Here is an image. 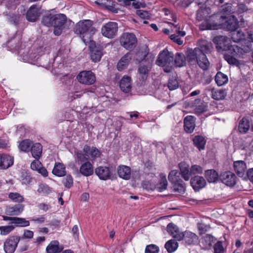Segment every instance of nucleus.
<instances>
[{
    "mask_svg": "<svg viewBox=\"0 0 253 253\" xmlns=\"http://www.w3.org/2000/svg\"><path fill=\"white\" fill-rule=\"evenodd\" d=\"M198 47L187 51V59L189 62H197V63H209L206 55L211 52L213 49L211 42L205 40H200L198 42Z\"/></svg>",
    "mask_w": 253,
    "mask_h": 253,
    "instance_id": "nucleus-1",
    "label": "nucleus"
},
{
    "mask_svg": "<svg viewBox=\"0 0 253 253\" xmlns=\"http://www.w3.org/2000/svg\"><path fill=\"white\" fill-rule=\"evenodd\" d=\"M241 47L237 45H228L224 43L217 46L218 48L219 47L223 50L226 52L224 54V58L228 62V63H240L239 61L237 59V57L240 56L239 52L247 53L251 50L252 44L249 41H244L243 42Z\"/></svg>",
    "mask_w": 253,
    "mask_h": 253,
    "instance_id": "nucleus-2",
    "label": "nucleus"
},
{
    "mask_svg": "<svg viewBox=\"0 0 253 253\" xmlns=\"http://www.w3.org/2000/svg\"><path fill=\"white\" fill-rule=\"evenodd\" d=\"M95 29L93 27V21L90 20H81L78 22L74 28V32L80 35L83 41L87 43L90 41V39L94 33Z\"/></svg>",
    "mask_w": 253,
    "mask_h": 253,
    "instance_id": "nucleus-3",
    "label": "nucleus"
},
{
    "mask_svg": "<svg viewBox=\"0 0 253 253\" xmlns=\"http://www.w3.org/2000/svg\"><path fill=\"white\" fill-rule=\"evenodd\" d=\"M180 173L176 170H172L169 173L168 178L173 183L174 191L183 193L185 191V184L179 177Z\"/></svg>",
    "mask_w": 253,
    "mask_h": 253,
    "instance_id": "nucleus-4",
    "label": "nucleus"
},
{
    "mask_svg": "<svg viewBox=\"0 0 253 253\" xmlns=\"http://www.w3.org/2000/svg\"><path fill=\"white\" fill-rule=\"evenodd\" d=\"M121 45L127 50H132L136 46L137 40L135 35L132 33H124L120 37Z\"/></svg>",
    "mask_w": 253,
    "mask_h": 253,
    "instance_id": "nucleus-5",
    "label": "nucleus"
},
{
    "mask_svg": "<svg viewBox=\"0 0 253 253\" xmlns=\"http://www.w3.org/2000/svg\"><path fill=\"white\" fill-rule=\"evenodd\" d=\"M54 27L53 33L56 36H59L61 34L64 27V24L66 21V16L63 14H57L54 15L52 19Z\"/></svg>",
    "mask_w": 253,
    "mask_h": 253,
    "instance_id": "nucleus-6",
    "label": "nucleus"
},
{
    "mask_svg": "<svg viewBox=\"0 0 253 253\" xmlns=\"http://www.w3.org/2000/svg\"><path fill=\"white\" fill-rule=\"evenodd\" d=\"M225 19L226 16L219 13L210 15L207 23V28L217 29L219 26L222 25Z\"/></svg>",
    "mask_w": 253,
    "mask_h": 253,
    "instance_id": "nucleus-7",
    "label": "nucleus"
},
{
    "mask_svg": "<svg viewBox=\"0 0 253 253\" xmlns=\"http://www.w3.org/2000/svg\"><path fill=\"white\" fill-rule=\"evenodd\" d=\"M21 240L18 236H11L3 243V250L5 253H14Z\"/></svg>",
    "mask_w": 253,
    "mask_h": 253,
    "instance_id": "nucleus-8",
    "label": "nucleus"
},
{
    "mask_svg": "<svg viewBox=\"0 0 253 253\" xmlns=\"http://www.w3.org/2000/svg\"><path fill=\"white\" fill-rule=\"evenodd\" d=\"M118 29V24L114 22H109L101 28V33L108 38H114L117 35Z\"/></svg>",
    "mask_w": 253,
    "mask_h": 253,
    "instance_id": "nucleus-9",
    "label": "nucleus"
},
{
    "mask_svg": "<svg viewBox=\"0 0 253 253\" xmlns=\"http://www.w3.org/2000/svg\"><path fill=\"white\" fill-rule=\"evenodd\" d=\"M77 79L81 84L85 85L92 84L96 81L95 76L91 71L81 72L77 76Z\"/></svg>",
    "mask_w": 253,
    "mask_h": 253,
    "instance_id": "nucleus-10",
    "label": "nucleus"
},
{
    "mask_svg": "<svg viewBox=\"0 0 253 253\" xmlns=\"http://www.w3.org/2000/svg\"><path fill=\"white\" fill-rule=\"evenodd\" d=\"M219 178L223 183L229 187H233L236 183V176L233 172L230 171L221 173Z\"/></svg>",
    "mask_w": 253,
    "mask_h": 253,
    "instance_id": "nucleus-11",
    "label": "nucleus"
},
{
    "mask_svg": "<svg viewBox=\"0 0 253 253\" xmlns=\"http://www.w3.org/2000/svg\"><path fill=\"white\" fill-rule=\"evenodd\" d=\"M177 237L178 241L184 240L185 243L188 245L195 244L197 242L198 239V236L195 233L190 231L182 232Z\"/></svg>",
    "mask_w": 253,
    "mask_h": 253,
    "instance_id": "nucleus-12",
    "label": "nucleus"
},
{
    "mask_svg": "<svg viewBox=\"0 0 253 253\" xmlns=\"http://www.w3.org/2000/svg\"><path fill=\"white\" fill-rule=\"evenodd\" d=\"M95 173L102 180H106L111 178L112 171L107 167L100 166L95 169Z\"/></svg>",
    "mask_w": 253,
    "mask_h": 253,
    "instance_id": "nucleus-13",
    "label": "nucleus"
},
{
    "mask_svg": "<svg viewBox=\"0 0 253 253\" xmlns=\"http://www.w3.org/2000/svg\"><path fill=\"white\" fill-rule=\"evenodd\" d=\"M173 53L165 48L159 54L157 62L159 63H170L173 62Z\"/></svg>",
    "mask_w": 253,
    "mask_h": 253,
    "instance_id": "nucleus-14",
    "label": "nucleus"
},
{
    "mask_svg": "<svg viewBox=\"0 0 253 253\" xmlns=\"http://www.w3.org/2000/svg\"><path fill=\"white\" fill-rule=\"evenodd\" d=\"M206 90L211 92V96L214 100H223L227 96V90L226 89H217L214 87L209 86L206 88Z\"/></svg>",
    "mask_w": 253,
    "mask_h": 253,
    "instance_id": "nucleus-15",
    "label": "nucleus"
},
{
    "mask_svg": "<svg viewBox=\"0 0 253 253\" xmlns=\"http://www.w3.org/2000/svg\"><path fill=\"white\" fill-rule=\"evenodd\" d=\"M41 7L36 4L32 5L26 13V18L30 22H35L40 16Z\"/></svg>",
    "mask_w": 253,
    "mask_h": 253,
    "instance_id": "nucleus-16",
    "label": "nucleus"
},
{
    "mask_svg": "<svg viewBox=\"0 0 253 253\" xmlns=\"http://www.w3.org/2000/svg\"><path fill=\"white\" fill-rule=\"evenodd\" d=\"M233 168L236 174L240 177H243L246 173L247 174V167L244 161H235L233 163Z\"/></svg>",
    "mask_w": 253,
    "mask_h": 253,
    "instance_id": "nucleus-17",
    "label": "nucleus"
},
{
    "mask_svg": "<svg viewBox=\"0 0 253 253\" xmlns=\"http://www.w3.org/2000/svg\"><path fill=\"white\" fill-rule=\"evenodd\" d=\"M83 152L88 158L94 160L97 158L100 157L101 152L97 148L95 147H90L87 145L84 146L83 148Z\"/></svg>",
    "mask_w": 253,
    "mask_h": 253,
    "instance_id": "nucleus-18",
    "label": "nucleus"
},
{
    "mask_svg": "<svg viewBox=\"0 0 253 253\" xmlns=\"http://www.w3.org/2000/svg\"><path fill=\"white\" fill-rule=\"evenodd\" d=\"M196 118L193 116H187L184 119V129L186 132L191 133L193 132L195 126Z\"/></svg>",
    "mask_w": 253,
    "mask_h": 253,
    "instance_id": "nucleus-19",
    "label": "nucleus"
},
{
    "mask_svg": "<svg viewBox=\"0 0 253 253\" xmlns=\"http://www.w3.org/2000/svg\"><path fill=\"white\" fill-rule=\"evenodd\" d=\"M192 106L194 107V113L200 115L208 110V106L201 99H196L192 103Z\"/></svg>",
    "mask_w": 253,
    "mask_h": 253,
    "instance_id": "nucleus-20",
    "label": "nucleus"
},
{
    "mask_svg": "<svg viewBox=\"0 0 253 253\" xmlns=\"http://www.w3.org/2000/svg\"><path fill=\"white\" fill-rule=\"evenodd\" d=\"M190 184L194 190L198 191L205 186L206 181L202 176H195L191 178Z\"/></svg>",
    "mask_w": 253,
    "mask_h": 253,
    "instance_id": "nucleus-21",
    "label": "nucleus"
},
{
    "mask_svg": "<svg viewBox=\"0 0 253 253\" xmlns=\"http://www.w3.org/2000/svg\"><path fill=\"white\" fill-rule=\"evenodd\" d=\"M224 28L228 31H234L238 28V21L237 19L234 16L226 17L222 24Z\"/></svg>",
    "mask_w": 253,
    "mask_h": 253,
    "instance_id": "nucleus-22",
    "label": "nucleus"
},
{
    "mask_svg": "<svg viewBox=\"0 0 253 253\" xmlns=\"http://www.w3.org/2000/svg\"><path fill=\"white\" fill-rule=\"evenodd\" d=\"M136 60L139 62L144 61L152 62L154 59V56L152 54H149L147 47H146L144 50L139 51L136 54Z\"/></svg>",
    "mask_w": 253,
    "mask_h": 253,
    "instance_id": "nucleus-23",
    "label": "nucleus"
},
{
    "mask_svg": "<svg viewBox=\"0 0 253 253\" xmlns=\"http://www.w3.org/2000/svg\"><path fill=\"white\" fill-rule=\"evenodd\" d=\"M178 166L180 169V174L181 177L185 181H188L192 175L191 169H189V165L186 163L182 162L179 164Z\"/></svg>",
    "mask_w": 253,
    "mask_h": 253,
    "instance_id": "nucleus-24",
    "label": "nucleus"
},
{
    "mask_svg": "<svg viewBox=\"0 0 253 253\" xmlns=\"http://www.w3.org/2000/svg\"><path fill=\"white\" fill-rule=\"evenodd\" d=\"M216 239L210 234H207L202 238L201 240V246L205 250L211 249L212 243H214Z\"/></svg>",
    "mask_w": 253,
    "mask_h": 253,
    "instance_id": "nucleus-25",
    "label": "nucleus"
},
{
    "mask_svg": "<svg viewBox=\"0 0 253 253\" xmlns=\"http://www.w3.org/2000/svg\"><path fill=\"white\" fill-rule=\"evenodd\" d=\"M64 248L62 245L59 246V243L57 240H53L46 248V253H59L61 252Z\"/></svg>",
    "mask_w": 253,
    "mask_h": 253,
    "instance_id": "nucleus-26",
    "label": "nucleus"
},
{
    "mask_svg": "<svg viewBox=\"0 0 253 253\" xmlns=\"http://www.w3.org/2000/svg\"><path fill=\"white\" fill-rule=\"evenodd\" d=\"M121 89L124 92H129L131 89V78L128 76H124L120 82Z\"/></svg>",
    "mask_w": 253,
    "mask_h": 253,
    "instance_id": "nucleus-27",
    "label": "nucleus"
},
{
    "mask_svg": "<svg viewBox=\"0 0 253 253\" xmlns=\"http://www.w3.org/2000/svg\"><path fill=\"white\" fill-rule=\"evenodd\" d=\"M0 163V169H6L11 167L14 163V158L11 156L2 154Z\"/></svg>",
    "mask_w": 253,
    "mask_h": 253,
    "instance_id": "nucleus-28",
    "label": "nucleus"
},
{
    "mask_svg": "<svg viewBox=\"0 0 253 253\" xmlns=\"http://www.w3.org/2000/svg\"><path fill=\"white\" fill-rule=\"evenodd\" d=\"M93 167L92 165L88 161L82 164L80 168V173L85 176H88L93 173Z\"/></svg>",
    "mask_w": 253,
    "mask_h": 253,
    "instance_id": "nucleus-29",
    "label": "nucleus"
},
{
    "mask_svg": "<svg viewBox=\"0 0 253 253\" xmlns=\"http://www.w3.org/2000/svg\"><path fill=\"white\" fill-rule=\"evenodd\" d=\"M211 13V10L209 7L200 9L197 12V19L199 21L204 20L207 23L210 17L209 15Z\"/></svg>",
    "mask_w": 253,
    "mask_h": 253,
    "instance_id": "nucleus-30",
    "label": "nucleus"
},
{
    "mask_svg": "<svg viewBox=\"0 0 253 253\" xmlns=\"http://www.w3.org/2000/svg\"><path fill=\"white\" fill-rule=\"evenodd\" d=\"M192 141L194 146L196 147L199 151L205 149L206 140L203 136L200 135L195 136L192 139Z\"/></svg>",
    "mask_w": 253,
    "mask_h": 253,
    "instance_id": "nucleus-31",
    "label": "nucleus"
},
{
    "mask_svg": "<svg viewBox=\"0 0 253 253\" xmlns=\"http://www.w3.org/2000/svg\"><path fill=\"white\" fill-rule=\"evenodd\" d=\"M118 173L120 177L126 180L129 179L131 174L130 168L124 165L119 166L118 168Z\"/></svg>",
    "mask_w": 253,
    "mask_h": 253,
    "instance_id": "nucleus-32",
    "label": "nucleus"
},
{
    "mask_svg": "<svg viewBox=\"0 0 253 253\" xmlns=\"http://www.w3.org/2000/svg\"><path fill=\"white\" fill-rule=\"evenodd\" d=\"M24 209V205L17 204L8 208L6 209V213L10 215H18L22 213Z\"/></svg>",
    "mask_w": 253,
    "mask_h": 253,
    "instance_id": "nucleus-33",
    "label": "nucleus"
},
{
    "mask_svg": "<svg viewBox=\"0 0 253 253\" xmlns=\"http://www.w3.org/2000/svg\"><path fill=\"white\" fill-rule=\"evenodd\" d=\"M52 173L56 176L61 177L65 175L66 171L65 166L60 163H55Z\"/></svg>",
    "mask_w": 253,
    "mask_h": 253,
    "instance_id": "nucleus-34",
    "label": "nucleus"
},
{
    "mask_svg": "<svg viewBox=\"0 0 253 253\" xmlns=\"http://www.w3.org/2000/svg\"><path fill=\"white\" fill-rule=\"evenodd\" d=\"M42 146L40 143L34 144L31 148L32 156L36 159H39L42 155Z\"/></svg>",
    "mask_w": 253,
    "mask_h": 253,
    "instance_id": "nucleus-35",
    "label": "nucleus"
},
{
    "mask_svg": "<svg viewBox=\"0 0 253 253\" xmlns=\"http://www.w3.org/2000/svg\"><path fill=\"white\" fill-rule=\"evenodd\" d=\"M205 176L210 183L215 182L219 176L217 172L214 169H208L205 171Z\"/></svg>",
    "mask_w": 253,
    "mask_h": 253,
    "instance_id": "nucleus-36",
    "label": "nucleus"
},
{
    "mask_svg": "<svg viewBox=\"0 0 253 253\" xmlns=\"http://www.w3.org/2000/svg\"><path fill=\"white\" fill-rule=\"evenodd\" d=\"M214 80L217 85L219 86L226 84L228 82L227 76L221 72L216 73Z\"/></svg>",
    "mask_w": 253,
    "mask_h": 253,
    "instance_id": "nucleus-37",
    "label": "nucleus"
},
{
    "mask_svg": "<svg viewBox=\"0 0 253 253\" xmlns=\"http://www.w3.org/2000/svg\"><path fill=\"white\" fill-rule=\"evenodd\" d=\"M167 231L174 238L177 240V236L182 233L178 227L172 223H170L167 225Z\"/></svg>",
    "mask_w": 253,
    "mask_h": 253,
    "instance_id": "nucleus-38",
    "label": "nucleus"
},
{
    "mask_svg": "<svg viewBox=\"0 0 253 253\" xmlns=\"http://www.w3.org/2000/svg\"><path fill=\"white\" fill-rule=\"evenodd\" d=\"M250 127V120L248 118L244 117L240 121L239 125V131L241 133H246Z\"/></svg>",
    "mask_w": 253,
    "mask_h": 253,
    "instance_id": "nucleus-39",
    "label": "nucleus"
},
{
    "mask_svg": "<svg viewBox=\"0 0 253 253\" xmlns=\"http://www.w3.org/2000/svg\"><path fill=\"white\" fill-rule=\"evenodd\" d=\"M178 247V243L174 240H170L166 242L165 247L169 253L175 251Z\"/></svg>",
    "mask_w": 253,
    "mask_h": 253,
    "instance_id": "nucleus-40",
    "label": "nucleus"
},
{
    "mask_svg": "<svg viewBox=\"0 0 253 253\" xmlns=\"http://www.w3.org/2000/svg\"><path fill=\"white\" fill-rule=\"evenodd\" d=\"M53 18L54 15H52L51 13L47 12L42 16L41 22L43 25L47 27L52 26V19H53Z\"/></svg>",
    "mask_w": 253,
    "mask_h": 253,
    "instance_id": "nucleus-41",
    "label": "nucleus"
},
{
    "mask_svg": "<svg viewBox=\"0 0 253 253\" xmlns=\"http://www.w3.org/2000/svg\"><path fill=\"white\" fill-rule=\"evenodd\" d=\"M150 69V66L144 64L139 68L138 73L143 81H145L147 79L148 74Z\"/></svg>",
    "mask_w": 253,
    "mask_h": 253,
    "instance_id": "nucleus-42",
    "label": "nucleus"
},
{
    "mask_svg": "<svg viewBox=\"0 0 253 253\" xmlns=\"http://www.w3.org/2000/svg\"><path fill=\"white\" fill-rule=\"evenodd\" d=\"M11 219L12 220V223L16 226L27 227L30 225L29 221L26 220L23 218L14 217Z\"/></svg>",
    "mask_w": 253,
    "mask_h": 253,
    "instance_id": "nucleus-43",
    "label": "nucleus"
},
{
    "mask_svg": "<svg viewBox=\"0 0 253 253\" xmlns=\"http://www.w3.org/2000/svg\"><path fill=\"white\" fill-rule=\"evenodd\" d=\"M8 197L12 201L15 203H22L24 201L23 196L17 192H10L8 195Z\"/></svg>",
    "mask_w": 253,
    "mask_h": 253,
    "instance_id": "nucleus-44",
    "label": "nucleus"
},
{
    "mask_svg": "<svg viewBox=\"0 0 253 253\" xmlns=\"http://www.w3.org/2000/svg\"><path fill=\"white\" fill-rule=\"evenodd\" d=\"M244 37V34L242 31H233L231 33V39L235 42H238L242 41Z\"/></svg>",
    "mask_w": 253,
    "mask_h": 253,
    "instance_id": "nucleus-45",
    "label": "nucleus"
},
{
    "mask_svg": "<svg viewBox=\"0 0 253 253\" xmlns=\"http://www.w3.org/2000/svg\"><path fill=\"white\" fill-rule=\"evenodd\" d=\"M168 186V181L166 176L161 174V179L158 184L156 189L160 192H163L165 190Z\"/></svg>",
    "mask_w": 253,
    "mask_h": 253,
    "instance_id": "nucleus-46",
    "label": "nucleus"
},
{
    "mask_svg": "<svg viewBox=\"0 0 253 253\" xmlns=\"http://www.w3.org/2000/svg\"><path fill=\"white\" fill-rule=\"evenodd\" d=\"M167 86L170 90L176 89L178 87L179 84L177 81L176 75L172 76L169 79Z\"/></svg>",
    "mask_w": 253,
    "mask_h": 253,
    "instance_id": "nucleus-47",
    "label": "nucleus"
},
{
    "mask_svg": "<svg viewBox=\"0 0 253 253\" xmlns=\"http://www.w3.org/2000/svg\"><path fill=\"white\" fill-rule=\"evenodd\" d=\"M32 141L29 139H25L22 140L18 145L19 149L23 152H28L30 147L31 146Z\"/></svg>",
    "mask_w": 253,
    "mask_h": 253,
    "instance_id": "nucleus-48",
    "label": "nucleus"
},
{
    "mask_svg": "<svg viewBox=\"0 0 253 253\" xmlns=\"http://www.w3.org/2000/svg\"><path fill=\"white\" fill-rule=\"evenodd\" d=\"M235 13L232 5L231 3H225L223 5L221 8V12L219 13H221L223 15H229L231 13Z\"/></svg>",
    "mask_w": 253,
    "mask_h": 253,
    "instance_id": "nucleus-49",
    "label": "nucleus"
},
{
    "mask_svg": "<svg viewBox=\"0 0 253 253\" xmlns=\"http://www.w3.org/2000/svg\"><path fill=\"white\" fill-rule=\"evenodd\" d=\"M250 9L243 2H240L237 5L235 13L238 14H242L245 12H247Z\"/></svg>",
    "mask_w": 253,
    "mask_h": 253,
    "instance_id": "nucleus-50",
    "label": "nucleus"
},
{
    "mask_svg": "<svg viewBox=\"0 0 253 253\" xmlns=\"http://www.w3.org/2000/svg\"><path fill=\"white\" fill-rule=\"evenodd\" d=\"M102 55V53L99 50H93L91 52L90 58L92 62H99Z\"/></svg>",
    "mask_w": 253,
    "mask_h": 253,
    "instance_id": "nucleus-51",
    "label": "nucleus"
},
{
    "mask_svg": "<svg viewBox=\"0 0 253 253\" xmlns=\"http://www.w3.org/2000/svg\"><path fill=\"white\" fill-rule=\"evenodd\" d=\"M14 229V227L12 225L0 226V234L2 235H6L11 232Z\"/></svg>",
    "mask_w": 253,
    "mask_h": 253,
    "instance_id": "nucleus-52",
    "label": "nucleus"
},
{
    "mask_svg": "<svg viewBox=\"0 0 253 253\" xmlns=\"http://www.w3.org/2000/svg\"><path fill=\"white\" fill-rule=\"evenodd\" d=\"M159 252V249L158 246L151 244L146 246L145 253H158Z\"/></svg>",
    "mask_w": 253,
    "mask_h": 253,
    "instance_id": "nucleus-53",
    "label": "nucleus"
},
{
    "mask_svg": "<svg viewBox=\"0 0 253 253\" xmlns=\"http://www.w3.org/2000/svg\"><path fill=\"white\" fill-rule=\"evenodd\" d=\"M186 61L185 55L182 53H177L174 58V63H184Z\"/></svg>",
    "mask_w": 253,
    "mask_h": 253,
    "instance_id": "nucleus-54",
    "label": "nucleus"
},
{
    "mask_svg": "<svg viewBox=\"0 0 253 253\" xmlns=\"http://www.w3.org/2000/svg\"><path fill=\"white\" fill-rule=\"evenodd\" d=\"M192 174H201L203 172V169L199 165H192L190 168Z\"/></svg>",
    "mask_w": 253,
    "mask_h": 253,
    "instance_id": "nucleus-55",
    "label": "nucleus"
},
{
    "mask_svg": "<svg viewBox=\"0 0 253 253\" xmlns=\"http://www.w3.org/2000/svg\"><path fill=\"white\" fill-rule=\"evenodd\" d=\"M197 226L200 234L205 233L210 229L209 225L202 222L198 223Z\"/></svg>",
    "mask_w": 253,
    "mask_h": 253,
    "instance_id": "nucleus-56",
    "label": "nucleus"
},
{
    "mask_svg": "<svg viewBox=\"0 0 253 253\" xmlns=\"http://www.w3.org/2000/svg\"><path fill=\"white\" fill-rule=\"evenodd\" d=\"M37 191L40 193L43 194H48L51 191L50 188L47 185L42 184L39 185Z\"/></svg>",
    "mask_w": 253,
    "mask_h": 253,
    "instance_id": "nucleus-57",
    "label": "nucleus"
},
{
    "mask_svg": "<svg viewBox=\"0 0 253 253\" xmlns=\"http://www.w3.org/2000/svg\"><path fill=\"white\" fill-rule=\"evenodd\" d=\"M214 253H223L224 249L222 246V243L220 241H218L216 243L214 246Z\"/></svg>",
    "mask_w": 253,
    "mask_h": 253,
    "instance_id": "nucleus-58",
    "label": "nucleus"
},
{
    "mask_svg": "<svg viewBox=\"0 0 253 253\" xmlns=\"http://www.w3.org/2000/svg\"><path fill=\"white\" fill-rule=\"evenodd\" d=\"M63 183L65 186L68 188H70L73 184V179L70 175H66L65 178L63 180Z\"/></svg>",
    "mask_w": 253,
    "mask_h": 253,
    "instance_id": "nucleus-59",
    "label": "nucleus"
},
{
    "mask_svg": "<svg viewBox=\"0 0 253 253\" xmlns=\"http://www.w3.org/2000/svg\"><path fill=\"white\" fill-rule=\"evenodd\" d=\"M39 159H37L33 161L31 164V168L33 170L38 171L42 167V163L40 162Z\"/></svg>",
    "mask_w": 253,
    "mask_h": 253,
    "instance_id": "nucleus-60",
    "label": "nucleus"
},
{
    "mask_svg": "<svg viewBox=\"0 0 253 253\" xmlns=\"http://www.w3.org/2000/svg\"><path fill=\"white\" fill-rule=\"evenodd\" d=\"M132 57V54L128 52L121 58L118 63H128L130 61Z\"/></svg>",
    "mask_w": 253,
    "mask_h": 253,
    "instance_id": "nucleus-61",
    "label": "nucleus"
},
{
    "mask_svg": "<svg viewBox=\"0 0 253 253\" xmlns=\"http://www.w3.org/2000/svg\"><path fill=\"white\" fill-rule=\"evenodd\" d=\"M136 13L142 19H149L150 17V14L147 11L143 10H137Z\"/></svg>",
    "mask_w": 253,
    "mask_h": 253,
    "instance_id": "nucleus-62",
    "label": "nucleus"
},
{
    "mask_svg": "<svg viewBox=\"0 0 253 253\" xmlns=\"http://www.w3.org/2000/svg\"><path fill=\"white\" fill-rule=\"evenodd\" d=\"M76 156L78 161L84 163L87 161L88 157H86V156L84 153L77 152L76 153Z\"/></svg>",
    "mask_w": 253,
    "mask_h": 253,
    "instance_id": "nucleus-63",
    "label": "nucleus"
},
{
    "mask_svg": "<svg viewBox=\"0 0 253 253\" xmlns=\"http://www.w3.org/2000/svg\"><path fill=\"white\" fill-rule=\"evenodd\" d=\"M34 236V232L29 230H25L22 238L31 239Z\"/></svg>",
    "mask_w": 253,
    "mask_h": 253,
    "instance_id": "nucleus-64",
    "label": "nucleus"
}]
</instances>
